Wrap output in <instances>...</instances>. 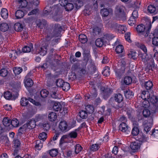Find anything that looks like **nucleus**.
<instances>
[{"label": "nucleus", "mask_w": 158, "mask_h": 158, "mask_svg": "<svg viewBox=\"0 0 158 158\" xmlns=\"http://www.w3.org/2000/svg\"><path fill=\"white\" fill-rule=\"evenodd\" d=\"M99 148V146L98 144H93L90 147V150L93 151H96Z\"/></svg>", "instance_id": "5fc2aeb1"}, {"label": "nucleus", "mask_w": 158, "mask_h": 158, "mask_svg": "<svg viewBox=\"0 0 158 158\" xmlns=\"http://www.w3.org/2000/svg\"><path fill=\"white\" fill-rule=\"evenodd\" d=\"M124 95L127 98L130 99L132 98L134 96V93L131 91L129 89L126 90L124 92Z\"/></svg>", "instance_id": "bb28decb"}, {"label": "nucleus", "mask_w": 158, "mask_h": 158, "mask_svg": "<svg viewBox=\"0 0 158 158\" xmlns=\"http://www.w3.org/2000/svg\"><path fill=\"white\" fill-rule=\"evenodd\" d=\"M59 128L60 130L64 133L68 131L71 128L65 121H61L60 122Z\"/></svg>", "instance_id": "423d86ee"}, {"label": "nucleus", "mask_w": 158, "mask_h": 158, "mask_svg": "<svg viewBox=\"0 0 158 158\" xmlns=\"http://www.w3.org/2000/svg\"><path fill=\"white\" fill-rule=\"evenodd\" d=\"M139 141L142 142L146 141L147 140V138L142 134L141 135H139L138 136Z\"/></svg>", "instance_id": "e2e57ef3"}, {"label": "nucleus", "mask_w": 158, "mask_h": 158, "mask_svg": "<svg viewBox=\"0 0 158 158\" xmlns=\"http://www.w3.org/2000/svg\"><path fill=\"white\" fill-rule=\"evenodd\" d=\"M57 118L56 114L54 112H51L48 115L49 120L51 122L56 120Z\"/></svg>", "instance_id": "cd10ccee"}, {"label": "nucleus", "mask_w": 158, "mask_h": 158, "mask_svg": "<svg viewBox=\"0 0 158 158\" xmlns=\"http://www.w3.org/2000/svg\"><path fill=\"white\" fill-rule=\"evenodd\" d=\"M141 104L142 106L145 108H148L151 110L152 106H151L150 102L149 100H143Z\"/></svg>", "instance_id": "4be33fe9"}, {"label": "nucleus", "mask_w": 158, "mask_h": 158, "mask_svg": "<svg viewBox=\"0 0 158 158\" xmlns=\"http://www.w3.org/2000/svg\"><path fill=\"white\" fill-rule=\"evenodd\" d=\"M148 11L151 14H155L156 13V7L153 5H150L148 7Z\"/></svg>", "instance_id": "473e14b6"}, {"label": "nucleus", "mask_w": 158, "mask_h": 158, "mask_svg": "<svg viewBox=\"0 0 158 158\" xmlns=\"http://www.w3.org/2000/svg\"><path fill=\"white\" fill-rule=\"evenodd\" d=\"M2 123L5 126H9L11 124V120L9 118H5L3 120Z\"/></svg>", "instance_id": "ea45409f"}, {"label": "nucleus", "mask_w": 158, "mask_h": 158, "mask_svg": "<svg viewBox=\"0 0 158 158\" xmlns=\"http://www.w3.org/2000/svg\"><path fill=\"white\" fill-rule=\"evenodd\" d=\"M151 135L152 137L158 139V130H153Z\"/></svg>", "instance_id": "774afa93"}, {"label": "nucleus", "mask_w": 158, "mask_h": 158, "mask_svg": "<svg viewBox=\"0 0 158 158\" xmlns=\"http://www.w3.org/2000/svg\"><path fill=\"white\" fill-rule=\"evenodd\" d=\"M22 69L20 67H16L13 69V71L15 75L19 74L22 72Z\"/></svg>", "instance_id": "49530a36"}, {"label": "nucleus", "mask_w": 158, "mask_h": 158, "mask_svg": "<svg viewBox=\"0 0 158 158\" xmlns=\"http://www.w3.org/2000/svg\"><path fill=\"white\" fill-rule=\"evenodd\" d=\"M123 83L126 85L131 84L132 82V79L129 76H126L123 79Z\"/></svg>", "instance_id": "e433bc0d"}, {"label": "nucleus", "mask_w": 158, "mask_h": 158, "mask_svg": "<svg viewBox=\"0 0 158 158\" xmlns=\"http://www.w3.org/2000/svg\"><path fill=\"white\" fill-rule=\"evenodd\" d=\"M24 83L25 85L26 88L30 87H31L33 85V81L30 78H27L26 77L25 80H24Z\"/></svg>", "instance_id": "aec40b11"}, {"label": "nucleus", "mask_w": 158, "mask_h": 158, "mask_svg": "<svg viewBox=\"0 0 158 158\" xmlns=\"http://www.w3.org/2000/svg\"><path fill=\"white\" fill-rule=\"evenodd\" d=\"M146 64H148L150 65V69H151L153 71L154 69H156V65L154 62L153 59L152 57L150 58L149 60V62L147 63Z\"/></svg>", "instance_id": "5701e85b"}, {"label": "nucleus", "mask_w": 158, "mask_h": 158, "mask_svg": "<svg viewBox=\"0 0 158 158\" xmlns=\"http://www.w3.org/2000/svg\"><path fill=\"white\" fill-rule=\"evenodd\" d=\"M118 63L117 66L114 67V70L116 76L120 78L125 70L126 62L123 60H122Z\"/></svg>", "instance_id": "f03ea898"}, {"label": "nucleus", "mask_w": 158, "mask_h": 158, "mask_svg": "<svg viewBox=\"0 0 158 158\" xmlns=\"http://www.w3.org/2000/svg\"><path fill=\"white\" fill-rule=\"evenodd\" d=\"M149 101L151 106H152L151 107L152 113L156 112L158 109V98L156 96L151 94Z\"/></svg>", "instance_id": "20e7f679"}, {"label": "nucleus", "mask_w": 158, "mask_h": 158, "mask_svg": "<svg viewBox=\"0 0 158 158\" xmlns=\"http://www.w3.org/2000/svg\"><path fill=\"white\" fill-rule=\"evenodd\" d=\"M123 95L120 94H116L115 95V100L118 103L121 102L123 100Z\"/></svg>", "instance_id": "7c9ffc66"}, {"label": "nucleus", "mask_w": 158, "mask_h": 158, "mask_svg": "<svg viewBox=\"0 0 158 158\" xmlns=\"http://www.w3.org/2000/svg\"><path fill=\"white\" fill-rule=\"evenodd\" d=\"M116 29L118 30L119 32L122 33H124L127 30V28L125 26L115 24L114 25Z\"/></svg>", "instance_id": "a211bd4d"}, {"label": "nucleus", "mask_w": 158, "mask_h": 158, "mask_svg": "<svg viewBox=\"0 0 158 158\" xmlns=\"http://www.w3.org/2000/svg\"><path fill=\"white\" fill-rule=\"evenodd\" d=\"M4 97L7 100H10L11 98L12 95L10 92L7 91L4 93Z\"/></svg>", "instance_id": "bf43d9fd"}, {"label": "nucleus", "mask_w": 158, "mask_h": 158, "mask_svg": "<svg viewBox=\"0 0 158 158\" xmlns=\"http://www.w3.org/2000/svg\"><path fill=\"white\" fill-rule=\"evenodd\" d=\"M75 152L77 154L79 153L82 149V148L80 145L79 144H77L75 147Z\"/></svg>", "instance_id": "4d7b16f0"}, {"label": "nucleus", "mask_w": 158, "mask_h": 158, "mask_svg": "<svg viewBox=\"0 0 158 158\" xmlns=\"http://www.w3.org/2000/svg\"><path fill=\"white\" fill-rule=\"evenodd\" d=\"M129 127L127 124L124 122L122 123L119 126V129L122 131L128 133L129 132Z\"/></svg>", "instance_id": "dca6fc26"}, {"label": "nucleus", "mask_w": 158, "mask_h": 158, "mask_svg": "<svg viewBox=\"0 0 158 158\" xmlns=\"http://www.w3.org/2000/svg\"><path fill=\"white\" fill-rule=\"evenodd\" d=\"M101 28L98 26L94 27L92 29V33L93 35H95L99 34L100 32Z\"/></svg>", "instance_id": "58836bf2"}, {"label": "nucleus", "mask_w": 158, "mask_h": 158, "mask_svg": "<svg viewBox=\"0 0 158 158\" xmlns=\"http://www.w3.org/2000/svg\"><path fill=\"white\" fill-rule=\"evenodd\" d=\"M85 109L86 111L89 114L92 113L94 111V108L91 105H87L85 106Z\"/></svg>", "instance_id": "c9c22d12"}, {"label": "nucleus", "mask_w": 158, "mask_h": 158, "mask_svg": "<svg viewBox=\"0 0 158 158\" xmlns=\"http://www.w3.org/2000/svg\"><path fill=\"white\" fill-rule=\"evenodd\" d=\"M47 45L46 44L40 47L39 48L36 49V53L37 54H39L43 56L45 55L47 52Z\"/></svg>", "instance_id": "9d476101"}, {"label": "nucleus", "mask_w": 158, "mask_h": 158, "mask_svg": "<svg viewBox=\"0 0 158 158\" xmlns=\"http://www.w3.org/2000/svg\"><path fill=\"white\" fill-rule=\"evenodd\" d=\"M62 28L60 24H55L53 26V31L51 35L48 36L46 40L47 41L50 40L53 37H58L60 36V33L62 31Z\"/></svg>", "instance_id": "7ed1b4c3"}, {"label": "nucleus", "mask_w": 158, "mask_h": 158, "mask_svg": "<svg viewBox=\"0 0 158 158\" xmlns=\"http://www.w3.org/2000/svg\"><path fill=\"white\" fill-rule=\"evenodd\" d=\"M152 124L153 119L152 118L144 122L143 124L144 130L147 133L150 130Z\"/></svg>", "instance_id": "1a4fd4ad"}, {"label": "nucleus", "mask_w": 158, "mask_h": 158, "mask_svg": "<svg viewBox=\"0 0 158 158\" xmlns=\"http://www.w3.org/2000/svg\"><path fill=\"white\" fill-rule=\"evenodd\" d=\"M33 48V45L32 44H31L29 46H25L22 49V51L23 52H29Z\"/></svg>", "instance_id": "c756f323"}, {"label": "nucleus", "mask_w": 158, "mask_h": 158, "mask_svg": "<svg viewBox=\"0 0 158 158\" xmlns=\"http://www.w3.org/2000/svg\"><path fill=\"white\" fill-rule=\"evenodd\" d=\"M71 142V140L69 139L68 135H64L62 136L60 140L59 144L61 145L64 143H70Z\"/></svg>", "instance_id": "2eb2a0df"}, {"label": "nucleus", "mask_w": 158, "mask_h": 158, "mask_svg": "<svg viewBox=\"0 0 158 158\" xmlns=\"http://www.w3.org/2000/svg\"><path fill=\"white\" fill-rule=\"evenodd\" d=\"M137 18L131 16L128 21V23L130 26H133L136 23V19Z\"/></svg>", "instance_id": "a19ab883"}, {"label": "nucleus", "mask_w": 158, "mask_h": 158, "mask_svg": "<svg viewBox=\"0 0 158 158\" xmlns=\"http://www.w3.org/2000/svg\"><path fill=\"white\" fill-rule=\"evenodd\" d=\"M24 15V12L21 10H18L15 13V16L17 19H20L23 18Z\"/></svg>", "instance_id": "393cba45"}, {"label": "nucleus", "mask_w": 158, "mask_h": 158, "mask_svg": "<svg viewBox=\"0 0 158 158\" xmlns=\"http://www.w3.org/2000/svg\"><path fill=\"white\" fill-rule=\"evenodd\" d=\"M60 5L64 7L67 11L71 10L73 8V5L71 3H68L67 0H60Z\"/></svg>", "instance_id": "6e6552de"}, {"label": "nucleus", "mask_w": 158, "mask_h": 158, "mask_svg": "<svg viewBox=\"0 0 158 158\" xmlns=\"http://www.w3.org/2000/svg\"><path fill=\"white\" fill-rule=\"evenodd\" d=\"M90 94L91 95H90L89 97L88 98V99L90 98V97H91V98H96L97 95V93L96 89L95 88H94L92 90H91L90 91Z\"/></svg>", "instance_id": "09e8293b"}, {"label": "nucleus", "mask_w": 158, "mask_h": 158, "mask_svg": "<svg viewBox=\"0 0 158 158\" xmlns=\"http://www.w3.org/2000/svg\"><path fill=\"white\" fill-rule=\"evenodd\" d=\"M9 28L8 25L6 23H3L0 24V29L1 31L5 32Z\"/></svg>", "instance_id": "72a5a7b5"}, {"label": "nucleus", "mask_w": 158, "mask_h": 158, "mask_svg": "<svg viewBox=\"0 0 158 158\" xmlns=\"http://www.w3.org/2000/svg\"><path fill=\"white\" fill-rule=\"evenodd\" d=\"M36 125L35 121L33 119H31L28 120L24 126L27 129H32L35 127Z\"/></svg>", "instance_id": "f8f14e48"}, {"label": "nucleus", "mask_w": 158, "mask_h": 158, "mask_svg": "<svg viewBox=\"0 0 158 158\" xmlns=\"http://www.w3.org/2000/svg\"><path fill=\"white\" fill-rule=\"evenodd\" d=\"M43 144L40 140H37L36 142L35 148L36 150H40L43 147Z\"/></svg>", "instance_id": "864d4df0"}, {"label": "nucleus", "mask_w": 158, "mask_h": 158, "mask_svg": "<svg viewBox=\"0 0 158 158\" xmlns=\"http://www.w3.org/2000/svg\"><path fill=\"white\" fill-rule=\"evenodd\" d=\"M128 56L129 57L134 60L136 58L137 53L134 51H130L128 54Z\"/></svg>", "instance_id": "de8ad7c7"}, {"label": "nucleus", "mask_w": 158, "mask_h": 158, "mask_svg": "<svg viewBox=\"0 0 158 158\" xmlns=\"http://www.w3.org/2000/svg\"><path fill=\"white\" fill-rule=\"evenodd\" d=\"M43 129L46 131H48L50 128L51 126L49 123L48 122H46L43 123Z\"/></svg>", "instance_id": "338daca9"}, {"label": "nucleus", "mask_w": 158, "mask_h": 158, "mask_svg": "<svg viewBox=\"0 0 158 158\" xmlns=\"http://www.w3.org/2000/svg\"><path fill=\"white\" fill-rule=\"evenodd\" d=\"M15 30L17 31H20L23 29V27L22 24L19 23H15L14 26Z\"/></svg>", "instance_id": "c85d7f7f"}, {"label": "nucleus", "mask_w": 158, "mask_h": 158, "mask_svg": "<svg viewBox=\"0 0 158 158\" xmlns=\"http://www.w3.org/2000/svg\"><path fill=\"white\" fill-rule=\"evenodd\" d=\"M65 82L63 80L59 79L56 81V84L57 87H62Z\"/></svg>", "instance_id": "69168bd1"}, {"label": "nucleus", "mask_w": 158, "mask_h": 158, "mask_svg": "<svg viewBox=\"0 0 158 158\" xmlns=\"http://www.w3.org/2000/svg\"><path fill=\"white\" fill-rule=\"evenodd\" d=\"M19 6L21 7H25L27 5V2L26 0H19Z\"/></svg>", "instance_id": "13d9d810"}, {"label": "nucleus", "mask_w": 158, "mask_h": 158, "mask_svg": "<svg viewBox=\"0 0 158 158\" xmlns=\"http://www.w3.org/2000/svg\"><path fill=\"white\" fill-rule=\"evenodd\" d=\"M62 88L63 89L66 91H68L70 88V86L69 83L65 82L64 85L62 86Z\"/></svg>", "instance_id": "052dcab7"}, {"label": "nucleus", "mask_w": 158, "mask_h": 158, "mask_svg": "<svg viewBox=\"0 0 158 158\" xmlns=\"http://www.w3.org/2000/svg\"><path fill=\"white\" fill-rule=\"evenodd\" d=\"M53 109L56 111H60L61 109V104L58 102H55L53 105Z\"/></svg>", "instance_id": "412c9836"}, {"label": "nucleus", "mask_w": 158, "mask_h": 158, "mask_svg": "<svg viewBox=\"0 0 158 158\" xmlns=\"http://www.w3.org/2000/svg\"><path fill=\"white\" fill-rule=\"evenodd\" d=\"M58 153V151L56 149H52L49 151V154L52 157H56Z\"/></svg>", "instance_id": "a18cd8bd"}, {"label": "nucleus", "mask_w": 158, "mask_h": 158, "mask_svg": "<svg viewBox=\"0 0 158 158\" xmlns=\"http://www.w3.org/2000/svg\"><path fill=\"white\" fill-rule=\"evenodd\" d=\"M113 10L110 8H104L101 10V13L103 17H106L110 14H112Z\"/></svg>", "instance_id": "ddd939ff"}, {"label": "nucleus", "mask_w": 158, "mask_h": 158, "mask_svg": "<svg viewBox=\"0 0 158 158\" xmlns=\"http://www.w3.org/2000/svg\"><path fill=\"white\" fill-rule=\"evenodd\" d=\"M28 101L36 106H41V104L39 102L36 101L30 98H28V100L25 98H22L20 101L21 105L23 106H26L28 104Z\"/></svg>", "instance_id": "39448f33"}, {"label": "nucleus", "mask_w": 158, "mask_h": 158, "mask_svg": "<svg viewBox=\"0 0 158 158\" xmlns=\"http://www.w3.org/2000/svg\"><path fill=\"white\" fill-rule=\"evenodd\" d=\"M78 131V129H76L75 130L70 132L67 135L69 138H75L77 137V131Z\"/></svg>", "instance_id": "a878e982"}, {"label": "nucleus", "mask_w": 158, "mask_h": 158, "mask_svg": "<svg viewBox=\"0 0 158 158\" xmlns=\"http://www.w3.org/2000/svg\"><path fill=\"white\" fill-rule=\"evenodd\" d=\"M130 147L131 149L134 152H135L139 149L140 147V144L137 141L134 142L131 144Z\"/></svg>", "instance_id": "4468645a"}, {"label": "nucleus", "mask_w": 158, "mask_h": 158, "mask_svg": "<svg viewBox=\"0 0 158 158\" xmlns=\"http://www.w3.org/2000/svg\"><path fill=\"white\" fill-rule=\"evenodd\" d=\"M147 53H143L141 52H139L138 56L139 58L145 63L148 62L150 58L152 57L151 55H148Z\"/></svg>", "instance_id": "0eeeda50"}, {"label": "nucleus", "mask_w": 158, "mask_h": 158, "mask_svg": "<svg viewBox=\"0 0 158 158\" xmlns=\"http://www.w3.org/2000/svg\"><path fill=\"white\" fill-rule=\"evenodd\" d=\"M102 74L104 76H109L110 74L109 67L108 66L104 67L102 72Z\"/></svg>", "instance_id": "37998d69"}, {"label": "nucleus", "mask_w": 158, "mask_h": 158, "mask_svg": "<svg viewBox=\"0 0 158 158\" xmlns=\"http://www.w3.org/2000/svg\"><path fill=\"white\" fill-rule=\"evenodd\" d=\"M1 15L3 19H7L8 16V13L7 10L5 8H2L1 10Z\"/></svg>", "instance_id": "b1692460"}, {"label": "nucleus", "mask_w": 158, "mask_h": 158, "mask_svg": "<svg viewBox=\"0 0 158 158\" xmlns=\"http://www.w3.org/2000/svg\"><path fill=\"white\" fill-rule=\"evenodd\" d=\"M36 23L37 25L38 26L40 29H42L43 27L47 24V22L44 19L41 20L40 19H37L36 21Z\"/></svg>", "instance_id": "6ab92c4d"}, {"label": "nucleus", "mask_w": 158, "mask_h": 158, "mask_svg": "<svg viewBox=\"0 0 158 158\" xmlns=\"http://www.w3.org/2000/svg\"><path fill=\"white\" fill-rule=\"evenodd\" d=\"M87 113L86 111L82 110L80 112L79 115L80 117L82 119H85L87 117Z\"/></svg>", "instance_id": "8fccbe9b"}, {"label": "nucleus", "mask_w": 158, "mask_h": 158, "mask_svg": "<svg viewBox=\"0 0 158 158\" xmlns=\"http://www.w3.org/2000/svg\"><path fill=\"white\" fill-rule=\"evenodd\" d=\"M125 7L123 5H118L115 8V13L116 14L121 16H124Z\"/></svg>", "instance_id": "9b49d317"}, {"label": "nucleus", "mask_w": 158, "mask_h": 158, "mask_svg": "<svg viewBox=\"0 0 158 158\" xmlns=\"http://www.w3.org/2000/svg\"><path fill=\"white\" fill-rule=\"evenodd\" d=\"M136 30L139 33H142L144 32L146 30V28L144 25L141 24L137 26Z\"/></svg>", "instance_id": "f704fd0d"}, {"label": "nucleus", "mask_w": 158, "mask_h": 158, "mask_svg": "<svg viewBox=\"0 0 158 158\" xmlns=\"http://www.w3.org/2000/svg\"><path fill=\"white\" fill-rule=\"evenodd\" d=\"M11 124L14 127H17L19 126V122L16 118H14L11 121Z\"/></svg>", "instance_id": "c03bdc74"}, {"label": "nucleus", "mask_w": 158, "mask_h": 158, "mask_svg": "<svg viewBox=\"0 0 158 158\" xmlns=\"http://www.w3.org/2000/svg\"><path fill=\"white\" fill-rule=\"evenodd\" d=\"M123 50V47L122 45L118 44L116 47L115 50L116 52L118 54L122 53Z\"/></svg>", "instance_id": "4c0bfd02"}, {"label": "nucleus", "mask_w": 158, "mask_h": 158, "mask_svg": "<svg viewBox=\"0 0 158 158\" xmlns=\"http://www.w3.org/2000/svg\"><path fill=\"white\" fill-rule=\"evenodd\" d=\"M18 56V52L15 50H13L10 53V56L13 59H15Z\"/></svg>", "instance_id": "6e6d98bb"}, {"label": "nucleus", "mask_w": 158, "mask_h": 158, "mask_svg": "<svg viewBox=\"0 0 158 158\" xmlns=\"http://www.w3.org/2000/svg\"><path fill=\"white\" fill-rule=\"evenodd\" d=\"M48 93L47 90L44 89L41 91L40 94L42 97L45 98L47 96Z\"/></svg>", "instance_id": "680f3d73"}, {"label": "nucleus", "mask_w": 158, "mask_h": 158, "mask_svg": "<svg viewBox=\"0 0 158 158\" xmlns=\"http://www.w3.org/2000/svg\"><path fill=\"white\" fill-rule=\"evenodd\" d=\"M151 95L148 91L144 90L142 92L141 97L143 100H149Z\"/></svg>", "instance_id": "f3484780"}, {"label": "nucleus", "mask_w": 158, "mask_h": 158, "mask_svg": "<svg viewBox=\"0 0 158 158\" xmlns=\"http://www.w3.org/2000/svg\"><path fill=\"white\" fill-rule=\"evenodd\" d=\"M47 137V135L45 132H42L39 135V139L43 141H45Z\"/></svg>", "instance_id": "3c124183"}, {"label": "nucleus", "mask_w": 158, "mask_h": 158, "mask_svg": "<svg viewBox=\"0 0 158 158\" xmlns=\"http://www.w3.org/2000/svg\"><path fill=\"white\" fill-rule=\"evenodd\" d=\"M143 115L145 117H148L151 114L150 111L148 109H145L143 112Z\"/></svg>", "instance_id": "0e129e2a"}, {"label": "nucleus", "mask_w": 158, "mask_h": 158, "mask_svg": "<svg viewBox=\"0 0 158 158\" xmlns=\"http://www.w3.org/2000/svg\"><path fill=\"white\" fill-rule=\"evenodd\" d=\"M95 44L97 47H102L103 44V40L100 38L97 39L95 41Z\"/></svg>", "instance_id": "603ef678"}, {"label": "nucleus", "mask_w": 158, "mask_h": 158, "mask_svg": "<svg viewBox=\"0 0 158 158\" xmlns=\"http://www.w3.org/2000/svg\"><path fill=\"white\" fill-rule=\"evenodd\" d=\"M79 41L82 44H85L87 41L86 36L83 34H81L79 35Z\"/></svg>", "instance_id": "2f4dec72"}, {"label": "nucleus", "mask_w": 158, "mask_h": 158, "mask_svg": "<svg viewBox=\"0 0 158 158\" xmlns=\"http://www.w3.org/2000/svg\"><path fill=\"white\" fill-rule=\"evenodd\" d=\"M144 86L147 90L151 89L153 86V84L152 81H149L145 82Z\"/></svg>", "instance_id": "79ce46f5"}, {"label": "nucleus", "mask_w": 158, "mask_h": 158, "mask_svg": "<svg viewBox=\"0 0 158 158\" xmlns=\"http://www.w3.org/2000/svg\"><path fill=\"white\" fill-rule=\"evenodd\" d=\"M60 5L57 4L52 7L47 6L44 11L45 16L49 15L48 17L52 19L54 21H60L61 18V12H60Z\"/></svg>", "instance_id": "f257e3e1"}]
</instances>
